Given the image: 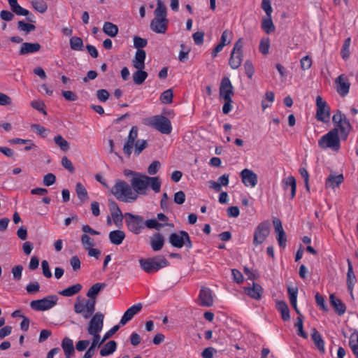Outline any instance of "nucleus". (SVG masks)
<instances>
[{"instance_id":"1","label":"nucleus","mask_w":358,"mask_h":358,"mask_svg":"<svg viewBox=\"0 0 358 358\" xmlns=\"http://www.w3.org/2000/svg\"><path fill=\"white\" fill-rule=\"evenodd\" d=\"M154 15L155 17L150 24V29L157 34H165L168 28L169 20L166 17V7L162 0H157Z\"/></svg>"},{"instance_id":"2","label":"nucleus","mask_w":358,"mask_h":358,"mask_svg":"<svg viewBox=\"0 0 358 358\" xmlns=\"http://www.w3.org/2000/svg\"><path fill=\"white\" fill-rule=\"evenodd\" d=\"M111 193L115 198L123 202L130 203L136 200L138 196L131 187L124 180H118L111 189Z\"/></svg>"},{"instance_id":"3","label":"nucleus","mask_w":358,"mask_h":358,"mask_svg":"<svg viewBox=\"0 0 358 358\" xmlns=\"http://www.w3.org/2000/svg\"><path fill=\"white\" fill-rule=\"evenodd\" d=\"M318 145L324 150L329 148L333 151L338 152L341 147L338 129L334 128L322 136L318 141Z\"/></svg>"},{"instance_id":"4","label":"nucleus","mask_w":358,"mask_h":358,"mask_svg":"<svg viewBox=\"0 0 358 358\" xmlns=\"http://www.w3.org/2000/svg\"><path fill=\"white\" fill-rule=\"evenodd\" d=\"M141 268L146 273H151L159 271L169 265V262L164 257H155L152 258L139 259Z\"/></svg>"},{"instance_id":"5","label":"nucleus","mask_w":358,"mask_h":358,"mask_svg":"<svg viewBox=\"0 0 358 358\" xmlns=\"http://www.w3.org/2000/svg\"><path fill=\"white\" fill-rule=\"evenodd\" d=\"M148 125L164 134H169L172 131V125L169 119L162 115H154L148 119Z\"/></svg>"},{"instance_id":"6","label":"nucleus","mask_w":358,"mask_h":358,"mask_svg":"<svg viewBox=\"0 0 358 358\" xmlns=\"http://www.w3.org/2000/svg\"><path fill=\"white\" fill-rule=\"evenodd\" d=\"M169 241L172 246L178 248H181L184 245L187 248H192L193 245L188 233L185 231L171 234Z\"/></svg>"},{"instance_id":"7","label":"nucleus","mask_w":358,"mask_h":358,"mask_svg":"<svg viewBox=\"0 0 358 358\" xmlns=\"http://www.w3.org/2000/svg\"><path fill=\"white\" fill-rule=\"evenodd\" d=\"M58 301L57 295H48L45 298L31 301L30 306L37 311H45L53 308Z\"/></svg>"},{"instance_id":"8","label":"nucleus","mask_w":358,"mask_h":358,"mask_svg":"<svg viewBox=\"0 0 358 358\" xmlns=\"http://www.w3.org/2000/svg\"><path fill=\"white\" fill-rule=\"evenodd\" d=\"M124 217L128 229L134 234H139L144 228L143 217L130 213H126Z\"/></svg>"},{"instance_id":"9","label":"nucleus","mask_w":358,"mask_h":358,"mask_svg":"<svg viewBox=\"0 0 358 358\" xmlns=\"http://www.w3.org/2000/svg\"><path fill=\"white\" fill-rule=\"evenodd\" d=\"M73 308L76 313L82 314L85 319H89L95 311V301L94 300H85L84 302H82L78 300Z\"/></svg>"},{"instance_id":"10","label":"nucleus","mask_w":358,"mask_h":358,"mask_svg":"<svg viewBox=\"0 0 358 358\" xmlns=\"http://www.w3.org/2000/svg\"><path fill=\"white\" fill-rule=\"evenodd\" d=\"M243 42L239 38L235 43L231 52L229 64L233 69H238L242 63Z\"/></svg>"},{"instance_id":"11","label":"nucleus","mask_w":358,"mask_h":358,"mask_svg":"<svg viewBox=\"0 0 358 358\" xmlns=\"http://www.w3.org/2000/svg\"><path fill=\"white\" fill-rule=\"evenodd\" d=\"M148 177L142 173H136L131 180V185L136 194H145L148 187Z\"/></svg>"},{"instance_id":"12","label":"nucleus","mask_w":358,"mask_h":358,"mask_svg":"<svg viewBox=\"0 0 358 358\" xmlns=\"http://www.w3.org/2000/svg\"><path fill=\"white\" fill-rule=\"evenodd\" d=\"M316 107L315 118L318 121L327 122L330 118V108L320 96L316 97Z\"/></svg>"},{"instance_id":"13","label":"nucleus","mask_w":358,"mask_h":358,"mask_svg":"<svg viewBox=\"0 0 358 358\" xmlns=\"http://www.w3.org/2000/svg\"><path fill=\"white\" fill-rule=\"evenodd\" d=\"M270 233L269 221L262 222L257 227L254 233L253 244L261 245L266 239Z\"/></svg>"},{"instance_id":"14","label":"nucleus","mask_w":358,"mask_h":358,"mask_svg":"<svg viewBox=\"0 0 358 358\" xmlns=\"http://www.w3.org/2000/svg\"><path fill=\"white\" fill-rule=\"evenodd\" d=\"M103 314L100 312L92 315L87 326V333L90 335L99 334L103 327Z\"/></svg>"},{"instance_id":"15","label":"nucleus","mask_w":358,"mask_h":358,"mask_svg":"<svg viewBox=\"0 0 358 358\" xmlns=\"http://www.w3.org/2000/svg\"><path fill=\"white\" fill-rule=\"evenodd\" d=\"M138 131L137 127L134 126L131 127L127 139L123 146V152L127 157H129L132 153L134 143L137 141Z\"/></svg>"},{"instance_id":"16","label":"nucleus","mask_w":358,"mask_h":358,"mask_svg":"<svg viewBox=\"0 0 358 358\" xmlns=\"http://www.w3.org/2000/svg\"><path fill=\"white\" fill-rule=\"evenodd\" d=\"M242 182L246 187H254L258 182L257 175L252 170L248 169H244L240 173Z\"/></svg>"},{"instance_id":"17","label":"nucleus","mask_w":358,"mask_h":358,"mask_svg":"<svg viewBox=\"0 0 358 358\" xmlns=\"http://www.w3.org/2000/svg\"><path fill=\"white\" fill-rule=\"evenodd\" d=\"M234 87L228 77L222 79L220 86V96L224 99H229L234 94Z\"/></svg>"},{"instance_id":"18","label":"nucleus","mask_w":358,"mask_h":358,"mask_svg":"<svg viewBox=\"0 0 358 358\" xmlns=\"http://www.w3.org/2000/svg\"><path fill=\"white\" fill-rule=\"evenodd\" d=\"M199 303L204 307H210L213 304L212 291L209 288L205 287L201 288L199 295Z\"/></svg>"},{"instance_id":"19","label":"nucleus","mask_w":358,"mask_h":358,"mask_svg":"<svg viewBox=\"0 0 358 358\" xmlns=\"http://www.w3.org/2000/svg\"><path fill=\"white\" fill-rule=\"evenodd\" d=\"M143 308V305L141 303H136L131 306L129 308H128L122 315L120 321V324L124 325L126 324L129 321H130L135 315L138 313Z\"/></svg>"},{"instance_id":"20","label":"nucleus","mask_w":358,"mask_h":358,"mask_svg":"<svg viewBox=\"0 0 358 358\" xmlns=\"http://www.w3.org/2000/svg\"><path fill=\"white\" fill-rule=\"evenodd\" d=\"M273 224L275 228V231L277 233V240L278 242V244L280 247L285 248L286 245V235L285 232L282 228V222L278 219L275 217L273 220Z\"/></svg>"},{"instance_id":"21","label":"nucleus","mask_w":358,"mask_h":358,"mask_svg":"<svg viewBox=\"0 0 358 358\" xmlns=\"http://www.w3.org/2000/svg\"><path fill=\"white\" fill-rule=\"evenodd\" d=\"M337 92L341 96H345L348 94L350 90V83L347 80L346 77L342 74L340 75L335 81Z\"/></svg>"},{"instance_id":"22","label":"nucleus","mask_w":358,"mask_h":358,"mask_svg":"<svg viewBox=\"0 0 358 358\" xmlns=\"http://www.w3.org/2000/svg\"><path fill=\"white\" fill-rule=\"evenodd\" d=\"M329 302L334 311L338 315H343L346 310V306L342 301L337 298L334 294L329 296Z\"/></svg>"},{"instance_id":"23","label":"nucleus","mask_w":358,"mask_h":358,"mask_svg":"<svg viewBox=\"0 0 358 358\" xmlns=\"http://www.w3.org/2000/svg\"><path fill=\"white\" fill-rule=\"evenodd\" d=\"M109 209L110 211L111 216L113 217L114 223L117 225L119 222H122L123 219V215L121 210L120 209L117 203L109 199Z\"/></svg>"},{"instance_id":"24","label":"nucleus","mask_w":358,"mask_h":358,"mask_svg":"<svg viewBox=\"0 0 358 358\" xmlns=\"http://www.w3.org/2000/svg\"><path fill=\"white\" fill-rule=\"evenodd\" d=\"M61 347L64 352L65 358H71L75 354V348L73 340L69 337H64L61 343Z\"/></svg>"},{"instance_id":"25","label":"nucleus","mask_w":358,"mask_h":358,"mask_svg":"<svg viewBox=\"0 0 358 358\" xmlns=\"http://www.w3.org/2000/svg\"><path fill=\"white\" fill-rule=\"evenodd\" d=\"M344 180L343 174H330L326 179L325 187L334 189L338 187Z\"/></svg>"},{"instance_id":"26","label":"nucleus","mask_w":358,"mask_h":358,"mask_svg":"<svg viewBox=\"0 0 358 358\" xmlns=\"http://www.w3.org/2000/svg\"><path fill=\"white\" fill-rule=\"evenodd\" d=\"M41 46L38 43H22L19 51L20 55L34 53L40 50Z\"/></svg>"},{"instance_id":"27","label":"nucleus","mask_w":358,"mask_h":358,"mask_svg":"<svg viewBox=\"0 0 358 358\" xmlns=\"http://www.w3.org/2000/svg\"><path fill=\"white\" fill-rule=\"evenodd\" d=\"M245 292L255 299H260L263 293V288L258 283L253 282L252 287H245Z\"/></svg>"},{"instance_id":"28","label":"nucleus","mask_w":358,"mask_h":358,"mask_svg":"<svg viewBox=\"0 0 358 358\" xmlns=\"http://www.w3.org/2000/svg\"><path fill=\"white\" fill-rule=\"evenodd\" d=\"M145 57L146 53L145 50H137L134 59L132 60L134 67L136 69H144Z\"/></svg>"},{"instance_id":"29","label":"nucleus","mask_w":358,"mask_h":358,"mask_svg":"<svg viewBox=\"0 0 358 358\" xmlns=\"http://www.w3.org/2000/svg\"><path fill=\"white\" fill-rule=\"evenodd\" d=\"M348 262V273H347V285L348 289L350 292L352 293L353 292V287L356 282V277L353 271V268L352 263L349 259H347Z\"/></svg>"},{"instance_id":"30","label":"nucleus","mask_w":358,"mask_h":358,"mask_svg":"<svg viewBox=\"0 0 358 358\" xmlns=\"http://www.w3.org/2000/svg\"><path fill=\"white\" fill-rule=\"evenodd\" d=\"M125 236V233L121 230L111 231L108 234L110 243L117 245H119L122 243Z\"/></svg>"},{"instance_id":"31","label":"nucleus","mask_w":358,"mask_h":358,"mask_svg":"<svg viewBox=\"0 0 358 358\" xmlns=\"http://www.w3.org/2000/svg\"><path fill=\"white\" fill-rule=\"evenodd\" d=\"M282 182L285 190H286L288 187H290L291 199H294L296 191V182L295 178L292 176H288L284 178Z\"/></svg>"},{"instance_id":"32","label":"nucleus","mask_w":358,"mask_h":358,"mask_svg":"<svg viewBox=\"0 0 358 358\" xmlns=\"http://www.w3.org/2000/svg\"><path fill=\"white\" fill-rule=\"evenodd\" d=\"M106 287V283L97 282L94 284L87 292V296L90 298L88 300H94L96 302V296L99 292Z\"/></svg>"},{"instance_id":"33","label":"nucleus","mask_w":358,"mask_h":358,"mask_svg":"<svg viewBox=\"0 0 358 358\" xmlns=\"http://www.w3.org/2000/svg\"><path fill=\"white\" fill-rule=\"evenodd\" d=\"M276 308L281 313L282 319L284 321H288L290 319L289 310L287 304L284 301H278L276 302Z\"/></svg>"},{"instance_id":"34","label":"nucleus","mask_w":358,"mask_h":358,"mask_svg":"<svg viewBox=\"0 0 358 358\" xmlns=\"http://www.w3.org/2000/svg\"><path fill=\"white\" fill-rule=\"evenodd\" d=\"M164 244V239L161 234H156L154 238L150 241V245L154 251L160 250Z\"/></svg>"},{"instance_id":"35","label":"nucleus","mask_w":358,"mask_h":358,"mask_svg":"<svg viewBox=\"0 0 358 358\" xmlns=\"http://www.w3.org/2000/svg\"><path fill=\"white\" fill-rule=\"evenodd\" d=\"M117 348V343L115 341H110L106 343L100 350L101 357H106L113 354Z\"/></svg>"},{"instance_id":"36","label":"nucleus","mask_w":358,"mask_h":358,"mask_svg":"<svg viewBox=\"0 0 358 358\" xmlns=\"http://www.w3.org/2000/svg\"><path fill=\"white\" fill-rule=\"evenodd\" d=\"M103 31L110 37H115L118 34L119 29L116 24L110 22H106L103 26Z\"/></svg>"},{"instance_id":"37","label":"nucleus","mask_w":358,"mask_h":358,"mask_svg":"<svg viewBox=\"0 0 358 358\" xmlns=\"http://www.w3.org/2000/svg\"><path fill=\"white\" fill-rule=\"evenodd\" d=\"M337 126L338 127V129L340 130V131H341L342 138L346 139L350 130L352 129V126H351L349 120L345 117Z\"/></svg>"},{"instance_id":"38","label":"nucleus","mask_w":358,"mask_h":358,"mask_svg":"<svg viewBox=\"0 0 358 358\" xmlns=\"http://www.w3.org/2000/svg\"><path fill=\"white\" fill-rule=\"evenodd\" d=\"M82 285L77 283L71 285L65 289L59 292V294L64 296H71L78 293L82 289Z\"/></svg>"},{"instance_id":"39","label":"nucleus","mask_w":358,"mask_h":358,"mask_svg":"<svg viewBox=\"0 0 358 358\" xmlns=\"http://www.w3.org/2000/svg\"><path fill=\"white\" fill-rule=\"evenodd\" d=\"M262 28L267 34L275 31V28L273 23L271 15L263 17L262 21Z\"/></svg>"},{"instance_id":"40","label":"nucleus","mask_w":358,"mask_h":358,"mask_svg":"<svg viewBox=\"0 0 358 358\" xmlns=\"http://www.w3.org/2000/svg\"><path fill=\"white\" fill-rule=\"evenodd\" d=\"M137 71L133 74V81L136 85H141L148 78V73L143 69H136Z\"/></svg>"},{"instance_id":"41","label":"nucleus","mask_w":358,"mask_h":358,"mask_svg":"<svg viewBox=\"0 0 358 358\" xmlns=\"http://www.w3.org/2000/svg\"><path fill=\"white\" fill-rule=\"evenodd\" d=\"M76 192L81 203L85 202L89 199L87 191L82 183L76 184Z\"/></svg>"},{"instance_id":"42","label":"nucleus","mask_w":358,"mask_h":358,"mask_svg":"<svg viewBox=\"0 0 358 358\" xmlns=\"http://www.w3.org/2000/svg\"><path fill=\"white\" fill-rule=\"evenodd\" d=\"M311 336L316 348L322 352H324V343L319 332L316 329H314Z\"/></svg>"},{"instance_id":"43","label":"nucleus","mask_w":358,"mask_h":358,"mask_svg":"<svg viewBox=\"0 0 358 358\" xmlns=\"http://www.w3.org/2000/svg\"><path fill=\"white\" fill-rule=\"evenodd\" d=\"M274 101V93L271 91H268L264 94L262 101V107L263 110L271 106V103Z\"/></svg>"},{"instance_id":"44","label":"nucleus","mask_w":358,"mask_h":358,"mask_svg":"<svg viewBox=\"0 0 358 358\" xmlns=\"http://www.w3.org/2000/svg\"><path fill=\"white\" fill-rule=\"evenodd\" d=\"M70 47L73 50H83V41L80 37L73 36L69 40Z\"/></svg>"},{"instance_id":"45","label":"nucleus","mask_w":358,"mask_h":358,"mask_svg":"<svg viewBox=\"0 0 358 358\" xmlns=\"http://www.w3.org/2000/svg\"><path fill=\"white\" fill-rule=\"evenodd\" d=\"M148 144L146 140L139 139L137 140L134 145V155L138 156L142 151L148 147Z\"/></svg>"},{"instance_id":"46","label":"nucleus","mask_w":358,"mask_h":358,"mask_svg":"<svg viewBox=\"0 0 358 358\" xmlns=\"http://www.w3.org/2000/svg\"><path fill=\"white\" fill-rule=\"evenodd\" d=\"M54 141L62 151H67L70 148L69 143L61 135L55 136Z\"/></svg>"},{"instance_id":"47","label":"nucleus","mask_w":358,"mask_h":358,"mask_svg":"<svg viewBox=\"0 0 358 358\" xmlns=\"http://www.w3.org/2000/svg\"><path fill=\"white\" fill-rule=\"evenodd\" d=\"M148 186L156 193L160 192L161 182L158 177H148Z\"/></svg>"},{"instance_id":"48","label":"nucleus","mask_w":358,"mask_h":358,"mask_svg":"<svg viewBox=\"0 0 358 358\" xmlns=\"http://www.w3.org/2000/svg\"><path fill=\"white\" fill-rule=\"evenodd\" d=\"M351 43L350 38L345 40L343 48L341 51V55L344 60H347L350 57V46Z\"/></svg>"},{"instance_id":"49","label":"nucleus","mask_w":358,"mask_h":358,"mask_svg":"<svg viewBox=\"0 0 358 358\" xmlns=\"http://www.w3.org/2000/svg\"><path fill=\"white\" fill-rule=\"evenodd\" d=\"M13 13L16 14L17 15L20 16H26L27 20L29 22H34L32 18L30 17V12L20 6V5L17 6L14 9L11 10Z\"/></svg>"},{"instance_id":"50","label":"nucleus","mask_w":358,"mask_h":358,"mask_svg":"<svg viewBox=\"0 0 358 358\" xmlns=\"http://www.w3.org/2000/svg\"><path fill=\"white\" fill-rule=\"evenodd\" d=\"M173 93L171 89L164 91L160 96V101L165 104H170L173 102Z\"/></svg>"},{"instance_id":"51","label":"nucleus","mask_w":358,"mask_h":358,"mask_svg":"<svg viewBox=\"0 0 358 358\" xmlns=\"http://www.w3.org/2000/svg\"><path fill=\"white\" fill-rule=\"evenodd\" d=\"M32 6L41 13H45L48 9V5L43 0H32Z\"/></svg>"},{"instance_id":"52","label":"nucleus","mask_w":358,"mask_h":358,"mask_svg":"<svg viewBox=\"0 0 358 358\" xmlns=\"http://www.w3.org/2000/svg\"><path fill=\"white\" fill-rule=\"evenodd\" d=\"M17 29L28 34L34 31L36 29V27L31 23H26L23 20H20L17 22Z\"/></svg>"},{"instance_id":"53","label":"nucleus","mask_w":358,"mask_h":358,"mask_svg":"<svg viewBox=\"0 0 358 358\" xmlns=\"http://www.w3.org/2000/svg\"><path fill=\"white\" fill-rule=\"evenodd\" d=\"M144 227L145 226L148 229H155L157 230H159L162 227L165 225H169V224H162L158 222L155 219L147 220L145 222H143Z\"/></svg>"},{"instance_id":"54","label":"nucleus","mask_w":358,"mask_h":358,"mask_svg":"<svg viewBox=\"0 0 358 358\" xmlns=\"http://www.w3.org/2000/svg\"><path fill=\"white\" fill-rule=\"evenodd\" d=\"M80 241L85 250L90 249L95 245L94 240L85 234L81 236Z\"/></svg>"},{"instance_id":"55","label":"nucleus","mask_w":358,"mask_h":358,"mask_svg":"<svg viewBox=\"0 0 358 358\" xmlns=\"http://www.w3.org/2000/svg\"><path fill=\"white\" fill-rule=\"evenodd\" d=\"M231 38L232 31L228 29L224 30L221 36L220 44L223 45V46L229 44L231 43Z\"/></svg>"},{"instance_id":"56","label":"nucleus","mask_w":358,"mask_h":358,"mask_svg":"<svg viewBox=\"0 0 358 358\" xmlns=\"http://www.w3.org/2000/svg\"><path fill=\"white\" fill-rule=\"evenodd\" d=\"M312 63V59L308 55L304 56L300 60L301 69L306 71L311 67Z\"/></svg>"},{"instance_id":"57","label":"nucleus","mask_w":358,"mask_h":358,"mask_svg":"<svg viewBox=\"0 0 358 358\" xmlns=\"http://www.w3.org/2000/svg\"><path fill=\"white\" fill-rule=\"evenodd\" d=\"M295 327L297 328L298 335L306 338L308 335L307 334L303 331V320L301 317L298 316L296 318V322L295 323Z\"/></svg>"},{"instance_id":"58","label":"nucleus","mask_w":358,"mask_h":358,"mask_svg":"<svg viewBox=\"0 0 358 358\" xmlns=\"http://www.w3.org/2000/svg\"><path fill=\"white\" fill-rule=\"evenodd\" d=\"M269 48H270L269 39L268 38L262 39L260 41L259 47L260 52H262L263 55H267L268 53Z\"/></svg>"},{"instance_id":"59","label":"nucleus","mask_w":358,"mask_h":358,"mask_svg":"<svg viewBox=\"0 0 358 358\" xmlns=\"http://www.w3.org/2000/svg\"><path fill=\"white\" fill-rule=\"evenodd\" d=\"M148 44V41L145 38H141L139 36H134V45L138 50H142L141 48L145 47Z\"/></svg>"},{"instance_id":"60","label":"nucleus","mask_w":358,"mask_h":358,"mask_svg":"<svg viewBox=\"0 0 358 358\" xmlns=\"http://www.w3.org/2000/svg\"><path fill=\"white\" fill-rule=\"evenodd\" d=\"M61 163H62V165L66 170H68L70 173H73L75 171V168H74L72 162L66 156H64L62 158Z\"/></svg>"},{"instance_id":"61","label":"nucleus","mask_w":358,"mask_h":358,"mask_svg":"<svg viewBox=\"0 0 358 358\" xmlns=\"http://www.w3.org/2000/svg\"><path fill=\"white\" fill-rule=\"evenodd\" d=\"M315 301L317 305L324 311H328V307L325 303V301L324 297L320 294L319 293H316L315 296Z\"/></svg>"},{"instance_id":"62","label":"nucleus","mask_w":358,"mask_h":358,"mask_svg":"<svg viewBox=\"0 0 358 358\" xmlns=\"http://www.w3.org/2000/svg\"><path fill=\"white\" fill-rule=\"evenodd\" d=\"M245 72L249 78H252L255 72V69L251 61L247 60L244 64Z\"/></svg>"},{"instance_id":"63","label":"nucleus","mask_w":358,"mask_h":358,"mask_svg":"<svg viewBox=\"0 0 358 358\" xmlns=\"http://www.w3.org/2000/svg\"><path fill=\"white\" fill-rule=\"evenodd\" d=\"M31 106L36 110L42 113L43 115H47V112L45 110V105L43 101H33L31 102Z\"/></svg>"},{"instance_id":"64","label":"nucleus","mask_w":358,"mask_h":358,"mask_svg":"<svg viewBox=\"0 0 358 358\" xmlns=\"http://www.w3.org/2000/svg\"><path fill=\"white\" fill-rule=\"evenodd\" d=\"M110 96L109 92L104 89L96 91V97L101 102H106Z\"/></svg>"}]
</instances>
